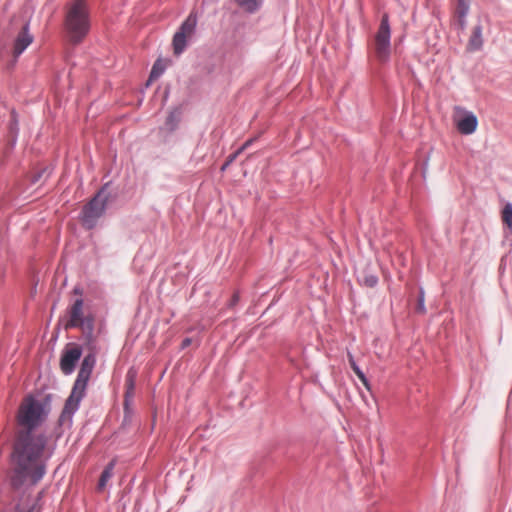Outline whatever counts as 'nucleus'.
<instances>
[{"instance_id":"1","label":"nucleus","mask_w":512,"mask_h":512,"mask_svg":"<svg viewBox=\"0 0 512 512\" xmlns=\"http://www.w3.org/2000/svg\"><path fill=\"white\" fill-rule=\"evenodd\" d=\"M42 404L32 396L25 397L18 409L17 423L20 430L14 444L12 463L14 475L12 484L19 486L26 481L38 482L45 474V466L41 459L46 444L43 435L32 431L43 421Z\"/></svg>"},{"instance_id":"2","label":"nucleus","mask_w":512,"mask_h":512,"mask_svg":"<svg viewBox=\"0 0 512 512\" xmlns=\"http://www.w3.org/2000/svg\"><path fill=\"white\" fill-rule=\"evenodd\" d=\"M96 364V357L93 353L87 354L80 366L77 378L74 382L70 396L65 402L60 421H70L74 412L78 409L80 401L85 395L86 387Z\"/></svg>"},{"instance_id":"3","label":"nucleus","mask_w":512,"mask_h":512,"mask_svg":"<svg viewBox=\"0 0 512 512\" xmlns=\"http://www.w3.org/2000/svg\"><path fill=\"white\" fill-rule=\"evenodd\" d=\"M65 28L69 40L73 44L81 43L90 30V18L87 4L84 0L72 2L66 12Z\"/></svg>"},{"instance_id":"4","label":"nucleus","mask_w":512,"mask_h":512,"mask_svg":"<svg viewBox=\"0 0 512 512\" xmlns=\"http://www.w3.org/2000/svg\"><path fill=\"white\" fill-rule=\"evenodd\" d=\"M391 30L389 25L388 15L382 16L378 31L374 38L373 50L375 57L380 62H386L390 57L391 45H390Z\"/></svg>"},{"instance_id":"5","label":"nucleus","mask_w":512,"mask_h":512,"mask_svg":"<svg viewBox=\"0 0 512 512\" xmlns=\"http://www.w3.org/2000/svg\"><path fill=\"white\" fill-rule=\"evenodd\" d=\"M107 202V196L104 190L99 191L94 198L84 206L82 211V221L86 228L94 227L96 220L103 214Z\"/></svg>"},{"instance_id":"6","label":"nucleus","mask_w":512,"mask_h":512,"mask_svg":"<svg viewBox=\"0 0 512 512\" xmlns=\"http://www.w3.org/2000/svg\"><path fill=\"white\" fill-rule=\"evenodd\" d=\"M196 25L197 17L194 13H190L173 37L172 44L175 55H180L184 51L187 40L190 39L195 32Z\"/></svg>"},{"instance_id":"7","label":"nucleus","mask_w":512,"mask_h":512,"mask_svg":"<svg viewBox=\"0 0 512 512\" xmlns=\"http://www.w3.org/2000/svg\"><path fill=\"white\" fill-rule=\"evenodd\" d=\"M82 355V349L75 343H69L65 346L61 358L60 369L65 375H69L74 371L76 363Z\"/></svg>"},{"instance_id":"8","label":"nucleus","mask_w":512,"mask_h":512,"mask_svg":"<svg viewBox=\"0 0 512 512\" xmlns=\"http://www.w3.org/2000/svg\"><path fill=\"white\" fill-rule=\"evenodd\" d=\"M84 324L83 300L77 299L69 310V320L65 323L64 328L68 330L74 327H83Z\"/></svg>"},{"instance_id":"9","label":"nucleus","mask_w":512,"mask_h":512,"mask_svg":"<svg viewBox=\"0 0 512 512\" xmlns=\"http://www.w3.org/2000/svg\"><path fill=\"white\" fill-rule=\"evenodd\" d=\"M32 41H33V36L29 33V27H28V24H26L22 28V30L19 32V34L17 35V37L14 41L12 54H13V57L15 60L32 43Z\"/></svg>"},{"instance_id":"10","label":"nucleus","mask_w":512,"mask_h":512,"mask_svg":"<svg viewBox=\"0 0 512 512\" xmlns=\"http://www.w3.org/2000/svg\"><path fill=\"white\" fill-rule=\"evenodd\" d=\"M471 0H456L454 17L460 30L466 28V16L468 15Z\"/></svg>"},{"instance_id":"11","label":"nucleus","mask_w":512,"mask_h":512,"mask_svg":"<svg viewBox=\"0 0 512 512\" xmlns=\"http://www.w3.org/2000/svg\"><path fill=\"white\" fill-rule=\"evenodd\" d=\"M477 125V117L472 113L465 115L462 119H459L456 122L458 131L464 135H469L475 132Z\"/></svg>"},{"instance_id":"12","label":"nucleus","mask_w":512,"mask_h":512,"mask_svg":"<svg viewBox=\"0 0 512 512\" xmlns=\"http://www.w3.org/2000/svg\"><path fill=\"white\" fill-rule=\"evenodd\" d=\"M483 45V38H482V27L480 25H477L473 27L470 38L468 40L467 44V50L468 51H477L479 50Z\"/></svg>"},{"instance_id":"13","label":"nucleus","mask_w":512,"mask_h":512,"mask_svg":"<svg viewBox=\"0 0 512 512\" xmlns=\"http://www.w3.org/2000/svg\"><path fill=\"white\" fill-rule=\"evenodd\" d=\"M347 357H348V361H349L350 367L352 368L354 373L357 375L359 380L362 382V384L365 386V388L367 390H371V386L369 384V381L367 380L366 376L364 375L362 370L359 368V366L356 364L353 355L350 352H348L347 353Z\"/></svg>"},{"instance_id":"14","label":"nucleus","mask_w":512,"mask_h":512,"mask_svg":"<svg viewBox=\"0 0 512 512\" xmlns=\"http://www.w3.org/2000/svg\"><path fill=\"white\" fill-rule=\"evenodd\" d=\"M237 5L248 13H254L262 5V0H235Z\"/></svg>"},{"instance_id":"15","label":"nucleus","mask_w":512,"mask_h":512,"mask_svg":"<svg viewBox=\"0 0 512 512\" xmlns=\"http://www.w3.org/2000/svg\"><path fill=\"white\" fill-rule=\"evenodd\" d=\"M115 464H116V460H112L106 467L105 469L103 470V472L101 473V476H100V479H99V483H98V488L100 490H102L106 483L109 481V479L112 477L113 475V470H114V467H115Z\"/></svg>"},{"instance_id":"16","label":"nucleus","mask_w":512,"mask_h":512,"mask_svg":"<svg viewBox=\"0 0 512 512\" xmlns=\"http://www.w3.org/2000/svg\"><path fill=\"white\" fill-rule=\"evenodd\" d=\"M165 69H166V62L161 59H158L152 67V70H151V73L149 76V81H153V80L157 79L158 77H160V75L164 72Z\"/></svg>"},{"instance_id":"17","label":"nucleus","mask_w":512,"mask_h":512,"mask_svg":"<svg viewBox=\"0 0 512 512\" xmlns=\"http://www.w3.org/2000/svg\"><path fill=\"white\" fill-rule=\"evenodd\" d=\"M135 373L132 371H129L126 376V400L128 397H132L134 394V388H135Z\"/></svg>"},{"instance_id":"18","label":"nucleus","mask_w":512,"mask_h":512,"mask_svg":"<svg viewBox=\"0 0 512 512\" xmlns=\"http://www.w3.org/2000/svg\"><path fill=\"white\" fill-rule=\"evenodd\" d=\"M502 221L512 230V205L506 204L502 211Z\"/></svg>"},{"instance_id":"19","label":"nucleus","mask_w":512,"mask_h":512,"mask_svg":"<svg viewBox=\"0 0 512 512\" xmlns=\"http://www.w3.org/2000/svg\"><path fill=\"white\" fill-rule=\"evenodd\" d=\"M378 282V278L374 275H369L364 278V283L368 287H374Z\"/></svg>"},{"instance_id":"20","label":"nucleus","mask_w":512,"mask_h":512,"mask_svg":"<svg viewBox=\"0 0 512 512\" xmlns=\"http://www.w3.org/2000/svg\"><path fill=\"white\" fill-rule=\"evenodd\" d=\"M175 120H176V116H175V114H174V113H171V114L168 116V118H167V124L172 123V122H173V121H175Z\"/></svg>"},{"instance_id":"21","label":"nucleus","mask_w":512,"mask_h":512,"mask_svg":"<svg viewBox=\"0 0 512 512\" xmlns=\"http://www.w3.org/2000/svg\"><path fill=\"white\" fill-rule=\"evenodd\" d=\"M191 343V339L189 338H186L182 341V347L185 348V347H188Z\"/></svg>"},{"instance_id":"22","label":"nucleus","mask_w":512,"mask_h":512,"mask_svg":"<svg viewBox=\"0 0 512 512\" xmlns=\"http://www.w3.org/2000/svg\"><path fill=\"white\" fill-rule=\"evenodd\" d=\"M238 299H239V296H238V294H237V293H235V294L233 295V303H236V302L238 301Z\"/></svg>"},{"instance_id":"23","label":"nucleus","mask_w":512,"mask_h":512,"mask_svg":"<svg viewBox=\"0 0 512 512\" xmlns=\"http://www.w3.org/2000/svg\"><path fill=\"white\" fill-rule=\"evenodd\" d=\"M251 142H252V140L246 141L245 144L243 145L242 149H245L247 146H249Z\"/></svg>"},{"instance_id":"24","label":"nucleus","mask_w":512,"mask_h":512,"mask_svg":"<svg viewBox=\"0 0 512 512\" xmlns=\"http://www.w3.org/2000/svg\"><path fill=\"white\" fill-rule=\"evenodd\" d=\"M27 512H33V510H32V509H30V510H29V511H27Z\"/></svg>"}]
</instances>
